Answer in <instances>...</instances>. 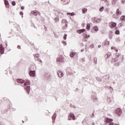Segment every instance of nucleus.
I'll return each instance as SVG.
<instances>
[{"mask_svg": "<svg viewBox=\"0 0 125 125\" xmlns=\"http://www.w3.org/2000/svg\"><path fill=\"white\" fill-rule=\"evenodd\" d=\"M4 0V4L5 5L6 8H8V7H9V3L8 2V1H7V0Z\"/></svg>", "mask_w": 125, "mask_h": 125, "instance_id": "9", "label": "nucleus"}, {"mask_svg": "<svg viewBox=\"0 0 125 125\" xmlns=\"http://www.w3.org/2000/svg\"><path fill=\"white\" fill-rule=\"evenodd\" d=\"M109 26L111 29H113V28H115L117 26V23L113 22V21H111L109 23Z\"/></svg>", "mask_w": 125, "mask_h": 125, "instance_id": "4", "label": "nucleus"}, {"mask_svg": "<svg viewBox=\"0 0 125 125\" xmlns=\"http://www.w3.org/2000/svg\"><path fill=\"white\" fill-rule=\"evenodd\" d=\"M111 49L114 50L116 51V52H118V49L116 48L115 46H112L111 47Z\"/></svg>", "mask_w": 125, "mask_h": 125, "instance_id": "16", "label": "nucleus"}, {"mask_svg": "<svg viewBox=\"0 0 125 125\" xmlns=\"http://www.w3.org/2000/svg\"><path fill=\"white\" fill-rule=\"evenodd\" d=\"M98 47H101V45H99Z\"/></svg>", "mask_w": 125, "mask_h": 125, "instance_id": "40", "label": "nucleus"}, {"mask_svg": "<svg viewBox=\"0 0 125 125\" xmlns=\"http://www.w3.org/2000/svg\"><path fill=\"white\" fill-rule=\"evenodd\" d=\"M103 10H104V7H101L100 9V11H101V12L103 11Z\"/></svg>", "mask_w": 125, "mask_h": 125, "instance_id": "27", "label": "nucleus"}, {"mask_svg": "<svg viewBox=\"0 0 125 125\" xmlns=\"http://www.w3.org/2000/svg\"><path fill=\"white\" fill-rule=\"evenodd\" d=\"M67 15H71V16H74L75 13H67Z\"/></svg>", "mask_w": 125, "mask_h": 125, "instance_id": "19", "label": "nucleus"}, {"mask_svg": "<svg viewBox=\"0 0 125 125\" xmlns=\"http://www.w3.org/2000/svg\"><path fill=\"white\" fill-rule=\"evenodd\" d=\"M35 59L37 60V59L40 58V55L39 54H36L34 55Z\"/></svg>", "mask_w": 125, "mask_h": 125, "instance_id": "14", "label": "nucleus"}, {"mask_svg": "<svg viewBox=\"0 0 125 125\" xmlns=\"http://www.w3.org/2000/svg\"><path fill=\"white\" fill-rule=\"evenodd\" d=\"M87 30H90V24H88L86 26Z\"/></svg>", "mask_w": 125, "mask_h": 125, "instance_id": "21", "label": "nucleus"}, {"mask_svg": "<svg viewBox=\"0 0 125 125\" xmlns=\"http://www.w3.org/2000/svg\"><path fill=\"white\" fill-rule=\"evenodd\" d=\"M94 61L95 64H97V58H94Z\"/></svg>", "mask_w": 125, "mask_h": 125, "instance_id": "23", "label": "nucleus"}, {"mask_svg": "<svg viewBox=\"0 0 125 125\" xmlns=\"http://www.w3.org/2000/svg\"><path fill=\"white\" fill-rule=\"evenodd\" d=\"M113 61H118V59L116 60V59H113Z\"/></svg>", "mask_w": 125, "mask_h": 125, "instance_id": "37", "label": "nucleus"}, {"mask_svg": "<svg viewBox=\"0 0 125 125\" xmlns=\"http://www.w3.org/2000/svg\"><path fill=\"white\" fill-rule=\"evenodd\" d=\"M119 34H120V31L119 30H116L115 32V35H119Z\"/></svg>", "mask_w": 125, "mask_h": 125, "instance_id": "22", "label": "nucleus"}, {"mask_svg": "<svg viewBox=\"0 0 125 125\" xmlns=\"http://www.w3.org/2000/svg\"><path fill=\"white\" fill-rule=\"evenodd\" d=\"M17 48H18V49H21V47L20 46V45H18L17 46Z\"/></svg>", "mask_w": 125, "mask_h": 125, "instance_id": "33", "label": "nucleus"}, {"mask_svg": "<svg viewBox=\"0 0 125 125\" xmlns=\"http://www.w3.org/2000/svg\"><path fill=\"white\" fill-rule=\"evenodd\" d=\"M29 75L30 77H35L36 73L35 72V71H30L29 72Z\"/></svg>", "mask_w": 125, "mask_h": 125, "instance_id": "8", "label": "nucleus"}, {"mask_svg": "<svg viewBox=\"0 0 125 125\" xmlns=\"http://www.w3.org/2000/svg\"><path fill=\"white\" fill-rule=\"evenodd\" d=\"M100 21V19H99V20H97L96 19H95L94 21V23H95V22H97V23H98V21Z\"/></svg>", "mask_w": 125, "mask_h": 125, "instance_id": "25", "label": "nucleus"}, {"mask_svg": "<svg viewBox=\"0 0 125 125\" xmlns=\"http://www.w3.org/2000/svg\"><path fill=\"white\" fill-rule=\"evenodd\" d=\"M21 10H23L24 9V6H21Z\"/></svg>", "mask_w": 125, "mask_h": 125, "instance_id": "35", "label": "nucleus"}, {"mask_svg": "<svg viewBox=\"0 0 125 125\" xmlns=\"http://www.w3.org/2000/svg\"><path fill=\"white\" fill-rule=\"evenodd\" d=\"M56 15L58 16V17H61L60 15H62V13L57 11L55 13Z\"/></svg>", "mask_w": 125, "mask_h": 125, "instance_id": "12", "label": "nucleus"}, {"mask_svg": "<svg viewBox=\"0 0 125 125\" xmlns=\"http://www.w3.org/2000/svg\"><path fill=\"white\" fill-rule=\"evenodd\" d=\"M58 75L59 76V78H62V77L64 76V73H63L61 70H59L58 71Z\"/></svg>", "mask_w": 125, "mask_h": 125, "instance_id": "7", "label": "nucleus"}, {"mask_svg": "<svg viewBox=\"0 0 125 125\" xmlns=\"http://www.w3.org/2000/svg\"><path fill=\"white\" fill-rule=\"evenodd\" d=\"M117 0H112V4H116V2H117Z\"/></svg>", "mask_w": 125, "mask_h": 125, "instance_id": "26", "label": "nucleus"}, {"mask_svg": "<svg viewBox=\"0 0 125 125\" xmlns=\"http://www.w3.org/2000/svg\"><path fill=\"white\" fill-rule=\"evenodd\" d=\"M20 15L23 16V13H22V12H20Z\"/></svg>", "mask_w": 125, "mask_h": 125, "instance_id": "34", "label": "nucleus"}, {"mask_svg": "<svg viewBox=\"0 0 125 125\" xmlns=\"http://www.w3.org/2000/svg\"><path fill=\"white\" fill-rule=\"evenodd\" d=\"M83 32H85V29H80V30H77V33L78 34H82V33H83Z\"/></svg>", "mask_w": 125, "mask_h": 125, "instance_id": "10", "label": "nucleus"}, {"mask_svg": "<svg viewBox=\"0 0 125 125\" xmlns=\"http://www.w3.org/2000/svg\"><path fill=\"white\" fill-rule=\"evenodd\" d=\"M103 0V1H104V2L107 1V0Z\"/></svg>", "mask_w": 125, "mask_h": 125, "instance_id": "39", "label": "nucleus"}, {"mask_svg": "<svg viewBox=\"0 0 125 125\" xmlns=\"http://www.w3.org/2000/svg\"><path fill=\"white\" fill-rule=\"evenodd\" d=\"M35 68V65H32L30 66V70H34V68Z\"/></svg>", "mask_w": 125, "mask_h": 125, "instance_id": "29", "label": "nucleus"}, {"mask_svg": "<svg viewBox=\"0 0 125 125\" xmlns=\"http://www.w3.org/2000/svg\"><path fill=\"white\" fill-rule=\"evenodd\" d=\"M16 82H17V83H21V84H22V83H25V81H24V80L21 79H17Z\"/></svg>", "mask_w": 125, "mask_h": 125, "instance_id": "6", "label": "nucleus"}, {"mask_svg": "<svg viewBox=\"0 0 125 125\" xmlns=\"http://www.w3.org/2000/svg\"><path fill=\"white\" fill-rule=\"evenodd\" d=\"M61 61H63V59H62V58H58L57 59V62H61Z\"/></svg>", "mask_w": 125, "mask_h": 125, "instance_id": "18", "label": "nucleus"}, {"mask_svg": "<svg viewBox=\"0 0 125 125\" xmlns=\"http://www.w3.org/2000/svg\"><path fill=\"white\" fill-rule=\"evenodd\" d=\"M31 14L34 15V16H38V15L41 16V13L37 10L32 11Z\"/></svg>", "mask_w": 125, "mask_h": 125, "instance_id": "2", "label": "nucleus"}, {"mask_svg": "<svg viewBox=\"0 0 125 125\" xmlns=\"http://www.w3.org/2000/svg\"><path fill=\"white\" fill-rule=\"evenodd\" d=\"M109 39H112V38H113V36L110 35V36H109Z\"/></svg>", "mask_w": 125, "mask_h": 125, "instance_id": "36", "label": "nucleus"}, {"mask_svg": "<svg viewBox=\"0 0 125 125\" xmlns=\"http://www.w3.org/2000/svg\"><path fill=\"white\" fill-rule=\"evenodd\" d=\"M37 60V61H38L39 62H40L41 63H42V61L41 60H40V58H38V59H37V60Z\"/></svg>", "mask_w": 125, "mask_h": 125, "instance_id": "28", "label": "nucleus"}, {"mask_svg": "<svg viewBox=\"0 0 125 125\" xmlns=\"http://www.w3.org/2000/svg\"><path fill=\"white\" fill-rule=\"evenodd\" d=\"M123 3H125V0H122Z\"/></svg>", "mask_w": 125, "mask_h": 125, "instance_id": "38", "label": "nucleus"}, {"mask_svg": "<svg viewBox=\"0 0 125 125\" xmlns=\"http://www.w3.org/2000/svg\"><path fill=\"white\" fill-rule=\"evenodd\" d=\"M93 30L94 31H95V32H97V31H98V27L97 26H95L93 28Z\"/></svg>", "mask_w": 125, "mask_h": 125, "instance_id": "20", "label": "nucleus"}, {"mask_svg": "<svg viewBox=\"0 0 125 125\" xmlns=\"http://www.w3.org/2000/svg\"><path fill=\"white\" fill-rule=\"evenodd\" d=\"M121 21H125V16H122L120 18Z\"/></svg>", "mask_w": 125, "mask_h": 125, "instance_id": "15", "label": "nucleus"}, {"mask_svg": "<svg viewBox=\"0 0 125 125\" xmlns=\"http://www.w3.org/2000/svg\"><path fill=\"white\" fill-rule=\"evenodd\" d=\"M74 55H75L74 52H72L70 53V57H74Z\"/></svg>", "mask_w": 125, "mask_h": 125, "instance_id": "24", "label": "nucleus"}, {"mask_svg": "<svg viewBox=\"0 0 125 125\" xmlns=\"http://www.w3.org/2000/svg\"><path fill=\"white\" fill-rule=\"evenodd\" d=\"M68 120L75 121L76 120V117H75V115L74 114L70 113L69 115L68 116Z\"/></svg>", "mask_w": 125, "mask_h": 125, "instance_id": "3", "label": "nucleus"}, {"mask_svg": "<svg viewBox=\"0 0 125 125\" xmlns=\"http://www.w3.org/2000/svg\"><path fill=\"white\" fill-rule=\"evenodd\" d=\"M29 84H30V81L28 80H27L26 81H25L23 84V87L25 89H26L28 94L30 90V86H29Z\"/></svg>", "mask_w": 125, "mask_h": 125, "instance_id": "1", "label": "nucleus"}, {"mask_svg": "<svg viewBox=\"0 0 125 125\" xmlns=\"http://www.w3.org/2000/svg\"><path fill=\"white\" fill-rule=\"evenodd\" d=\"M68 3H69V2H68L67 3H64V4H68Z\"/></svg>", "mask_w": 125, "mask_h": 125, "instance_id": "41", "label": "nucleus"}, {"mask_svg": "<svg viewBox=\"0 0 125 125\" xmlns=\"http://www.w3.org/2000/svg\"><path fill=\"white\" fill-rule=\"evenodd\" d=\"M122 109L120 108H117L116 110V113L118 116H121V114H122Z\"/></svg>", "mask_w": 125, "mask_h": 125, "instance_id": "5", "label": "nucleus"}, {"mask_svg": "<svg viewBox=\"0 0 125 125\" xmlns=\"http://www.w3.org/2000/svg\"><path fill=\"white\" fill-rule=\"evenodd\" d=\"M83 40H85V39H88V38H89V37H90V35H86V34H83Z\"/></svg>", "mask_w": 125, "mask_h": 125, "instance_id": "13", "label": "nucleus"}, {"mask_svg": "<svg viewBox=\"0 0 125 125\" xmlns=\"http://www.w3.org/2000/svg\"><path fill=\"white\" fill-rule=\"evenodd\" d=\"M87 11V9L84 8L82 9L83 13H85Z\"/></svg>", "mask_w": 125, "mask_h": 125, "instance_id": "17", "label": "nucleus"}, {"mask_svg": "<svg viewBox=\"0 0 125 125\" xmlns=\"http://www.w3.org/2000/svg\"><path fill=\"white\" fill-rule=\"evenodd\" d=\"M0 125H1V123H0Z\"/></svg>", "mask_w": 125, "mask_h": 125, "instance_id": "42", "label": "nucleus"}, {"mask_svg": "<svg viewBox=\"0 0 125 125\" xmlns=\"http://www.w3.org/2000/svg\"><path fill=\"white\" fill-rule=\"evenodd\" d=\"M116 15H117V16H118V15H121V14H122V12L120 10V9H118L116 10Z\"/></svg>", "mask_w": 125, "mask_h": 125, "instance_id": "11", "label": "nucleus"}, {"mask_svg": "<svg viewBox=\"0 0 125 125\" xmlns=\"http://www.w3.org/2000/svg\"><path fill=\"white\" fill-rule=\"evenodd\" d=\"M67 39V34H64L63 36V40H66Z\"/></svg>", "mask_w": 125, "mask_h": 125, "instance_id": "30", "label": "nucleus"}, {"mask_svg": "<svg viewBox=\"0 0 125 125\" xmlns=\"http://www.w3.org/2000/svg\"><path fill=\"white\" fill-rule=\"evenodd\" d=\"M12 5H14V6L16 5V2L15 1H13L12 2Z\"/></svg>", "mask_w": 125, "mask_h": 125, "instance_id": "31", "label": "nucleus"}, {"mask_svg": "<svg viewBox=\"0 0 125 125\" xmlns=\"http://www.w3.org/2000/svg\"><path fill=\"white\" fill-rule=\"evenodd\" d=\"M56 22H57V21H59V18H56L55 19Z\"/></svg>", "mask_w": 125, "mask_h": 125, "instance_id": "32", "label": "nucleus"}]
</instances>
